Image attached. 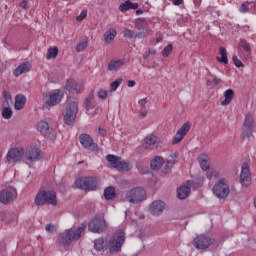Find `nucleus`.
I'll return each mask as SVG.
<instances>
[{"mask_svg": "<svg viewBox=\"0 0 256 256\" xmlns=\"http://www.w3.org/2000/svg\"><path fill=\"white\" fill-rule=\"evenodd\" d=\"M77 113H79V100L76 97H68L62 112L65 125H73L77 119Z\"/></svg>", "mask_w": 256, "mask_h": 256, "instance_id": "obj_1", "label": "nucleus"}, {"mask_svg": "<svg viewBox=\"0 0 256 256\" xmlns=\"http://www.w3.org/2000/svg\"><path fill=\"white\" fill-rule=\"evenodd\" d=\"M85 229H87V224L82 223L76 231L73 228L65 230L59 235V243L64 247H69L73 241H79V239H81V233L85 231Z\"/></svg>", "mask_w": 256, "mask_h": 256, "instance_id": "obj_2", "label": "nucleus"}, {"mask_svg": "<svg viewBox=\"0 0 256 256\" xmlns=\"http://www.w3.org/2000/svg\"><path fill=\"white\" fill-rule=\"evenodd\" d=\"M125 231L117 230L109 239H107V245L110 255H116L121 253L123 245H125Z\"/></svg>", "mask_w": 256, "mask_h": 256, "instance_id": "obj_3", "label": "nucleus"}, {"mask_svg": "<svg viewBox=\"0 0 256 256\" xmlns=\"http://www.w3.org/2000/svg\"><path fill=\"white\" fill-rule=\"evenodd\" d=\"M34 203L38 207L41 205L57 207V192L53 190H40L34 198Z\"/></svg>", "mask_w": 256, "mask_h": 256, "instance_id": "obj_4", "label": "nucleus"}, {"mask_svg": "<svg viewBox=\"0 0 256 256\" xmlns=\"http://www.w3.org/2000/svg\"><path fill=\"white\" fill-rule=\"evenodd\" d=\"M192 245L195 249L205 251L206 249H209L211 245H215V238L200 234L193 239Z\"/></svg>", "mask_w": 256, "mask_h": 256, "instance_id": "obj_5", "label": "nucleus"}, {"mask_svg": "<svg viewBox=\"0 0 256 256\" xmlns=\"http://www.w3.org/2000/svg\"><path fill=\"white\" fill-rule=\"evenodd\" d=\"M75 185L83 191H95L99 186V179L94 177L80 178L76 180Z\"/></svg>", "mask_w": 256, "mask_h": 256, "instance_id": "obj_6", "label": "nucleus"}, {"mask_svg": "<svg viewBox=\"0 0 256 256\" xmlns=\"http://www.w3.org/2000/svg\"><path fill=\"white\" fill-rule=\"evenodd\" d=\"M88 229L91 233H105L107 231V221L103 216H95L88 224Z\"/></svg>", "mask_w": 256, "mask_h": 256, "instance_id": "obj_7", "label": "nucleus"}, {"mask_svg": "<svg viewBox=\"0 0 256 256\" xmlns=\"http://www.w3.org/2000/svg\"><path fill=\"white\" fill-rule=\"evenodd\" d=\"M254 127H255V118L253 117V114L251 113L246 114L244 123L242 125L241 137L243 140L249 139V137L253 136Z\"/></svg>", "mask_w": 256, "mask_h": 256, "instance_id": "obj_8", "label": "nucleus"}, {"mask_svg": "<svg viewBox=\"0 0 256 256\" xmlns=\"http://www.w3.org/2000/svg\"><path fill=\"white\" fill-rule=\"evenodd\" d=\"M213 193L218 199H227L229 197V184L225 183V179H220L213 187Z\"/></svg>", "mask_w": 256, "mask_h": 256, "instance_id": "obj_9", "label": "nucleus"}, {"mask_svg": "<svg viewBox=\"0 0 256 256\" xmlns=\"http://www.w3.org/2000/svg\"><path fill=\"white\" fill-rule=\"evenodd\" d=\"M126 199L129 203H141L145 200V190L143 188H133L126 194Z\"/></svg>", "mask_w": 256, "mask_h": 256, "instance_id": "obj_10", "label": "nucleus"}, {"mask_svg": "<svg viewBox=\"0 0 256 256\" xmlns=\"http://www.w3.org/2000/svg\"><path fill=\"white\" fill-rule=\"evenodd\" d=\"M37 131L41 133L46 139H55L57 133L53 128L49 127V123L45 120L39 121L37 123Z\"/></svg>", "mask_w": 256, "mask_h": 256, "instance_id": "obj_11", "label": "nucleus"}, {"mask_svg": "<svg viewBox=\"0 0 256 256\" xmlns=\"http://www.w3.org/2000/svg\"><path fill=\"white\" fill-rule=\"evenodd\" d=\"M79 141L84 149L88 151H99V145L93 141V137L89 134H80Z\"/></svg>", "mask_w": 256, "mask_h": 256, "instance_id": "obj_12", "label": "nucleus"}, {"mask_svg": "<svg viewBox=\"0 0 256 256\" xmlns=\"http://www.w3.org/2000/svg\"><path fill=\"white\" fill-rule=\"evenodd\" d=\"M14 199H17V189L13 187L6 188L0 192V203L7 205Z\"/></svg>", "mask_w": 256, "mask_h": 256, "instance_id": "obj_13", "label": "nucleus"}, {"mask_svg": "<svg viewBox=\"0 0 256 256\" xmlns=\"http://www.w3.org/2000/svg\"><path fill=\"white\" fill-rule=\"evenodd\" d=\"M190 130H191V122L184 123L177 131V133L172 141V145H177V144L181 143V141H183V139H185V135H187Z\"/></svg>", "mask_w": 256, "mask_h": 256, "instance_id": "obj_14", "label": "nucleus"}, {"mask_svg": "<svg viewBox=\"0 0 256 256\" xmlns=\"http://www.w3.org/2000/svg\"><path fill=\"white\" fill-rule=\"evenodd\" d=\"M159 138L157 136L150 134L146 136L143 139V147L144 149H148L149 151H153V149H158L159 148Z\"/></svg>", "mask_w": 256, "mask_h": 256, "instance_id": "obj_15", "label": "nucleus"}, {"mask_svg": "<svg viewBox=\"0 0 256 256\" xmlns=\"http://www.w3.org/2000/svg\"><path fill=\"white\" fill-rule=\"evenodd\" d=\"M240 183L242 187H249V185H251V170L249 169L248 163H244L242 166Z\"/></svg>", "mask_w": 256, "mask_h": 256, "instance_id": "obj_16", "label": "nucleus"}, {"mask_svg": "<svg viewBox=\"0 0 256 256\" xmlns=\"http://www.w3.org/2000/svg\"><path fill=\"white\" fill-rule=\"evenodd\" d=\"M191 187H193V180H188L184 185L180 186L177 189L178 199H187L191 193Z\"/></svg>", "mask_w": 256, "mask_h": 256, "instance_id": "obj_17", "label": "nucleus"}, {"mask_svg": "<svg viewBox=\"0 0 256 256\" xmlns=\"http://www.w3.org/2000/svg\"><path fill=\"white\" fill-rule=\"evenodd\" d=\"M64 91H68L69 93H73V91H76V93H82L83 89L85 87L83 84H79L75 82L73 79H68L63 87Z\"/></svg>", "mask_w": 256, "mask_h": 256, "instance_id": "obj_18", "label": "nucleus"}, {"mask_svg": "<svg viewBox=\"0 0 256 256\" xmlns=\"http://www.w3.org/2000/svg\"><path fill=\"white\" fill-rule=\"evenodd\" d=\"M23 155H25V149L23 148H13L7 153L8 161H21L23 159Z\"/></svg>", "mask_w": 256, "mask_h": 256, "instance_id": "obj_19", "label": "nucleus"}, {"mask_svg": "<svg viewBox=\"0 0 256 256\" xmlns=\"http://www.w3.org/2000/svg\"><path fill=\"white\" fill-rule=\"evenodd\" d=\"M164 209L165 203L161 200H156L150 205L149 211L151 215L158 216L161 215V213H163Z\"/></svg>", "mask_w": 256, "mask_h": 256, "instance_id": "obj_20", "label": "nucleus"}, {"mask_svg": "<svg viewBox=\"0 0 256 256\" xmlns=\"http://www.w3.org/2000/svg\"><path fill=\"white\" fill-rule=\"evenodd\" d=\"M63 99V92L58 91L55 93L50 94L49 98L46 100V105L48 107H55V105H59L61 100Z\"/></svg>", "mask_w": 256, "mask_h": 256, "instance_id": "obj_21", "label": "nucleus"}, {"mask_svg": "<svg viewBox=\"0 0 256 256\" xmlns=\"http://www.w3.org/2000/svg\"><path fill=\"white\" fill-rule=\"evenodd\" d=\"M41 157V150L37 147L31 148L26 153V159H28V161H39Z\"/></svg>", "mask_w": 256, "mask_h": 256, "instance_id": "obj_22", "label": "nucleus"}, {"mask_svg": "<svg viewBox=\"0 0 256 256\" xmlns=\"http://www.w3.org/2000/svg\"><path fill=\"white\" fill-rule=\"evenodd\" d=\"M94 249L95 251H107L108 244H107V238L100 237L94 240Z\"/></svg>", "mask_w": 256, "mask_h": 256, "instance_id": "obj_23", "label": "nucleus"}, {"mask_svg": "<svg viewBox=\"0 0 256 256\" xmlns=\"http://www.w3.org/2000/svg\"><path fill=\"white\" fill-rule=\"evenodd\" d=\"M27 103V97L23 94H17L15 96V103H14V109L16 111H21L25 107V104Z\"/></svg>", "mask_w": 256, "mask_h": 256, "instance_id": "obj_24", "label": "nucleus"}, {"mask_svg": "<svg viewBox=\"0 0 256 256\" xmlns=\"http://www.w3.org/2000/svg\"><path fill=\"white\" fill-rule=\"evenodd\" d=\"M163 163H165L163 157L155 156L150 162V167L153 171H159L163 167Z\"/></svg>", "mask_w": 256, "mask_h": 256, "instance_id": "obj_25", "label": "nucleus"}, {"mask_svg": "<svg viewBox=\"0 0 256 256\" xmlns=\"http://www.w3.org/2000/svg\"><path fill=\"white\" fill-rule=\"evenodd\" d=\"M29 71H31V64L29 62L23 63L14 70V76L19 77L23 73H29Z\"/></svg>", "mask_w": 256, "mask_h": 256, "instance_id": "obj_26", "label": "nucleus"}, {"mask_svg": "<svg viewBox=\"0 0 256 256\" xmlns=\"http://www.w3.org/2000/svg\"><path fill=\"white\" fill-rule=\"evenodd\" d=\"M139 105H140V114L138 116L139 119H145L147 117V103H149L148 98H144L139 100Z\"/></svg>", "mask_w": 256, "mask_h": 256, "instance_id": "obj_27", "label": "nucleus"}, {"mask_svg": "<svg viewBox=\"0 0 256 256\" xmlns=\"http://www.w3.org/2000/svg\"><path fill=\"white\" fill-rule=\"evenodd\" d=\"M129 9H139V4L127 0L119 5V11H121L122 13H125V11H129Z\"/></svg>", "mask_w": 256, "mask_h": 256, "instance_id": "obj_28", "label": "nucleus"}, {"mask_svg": "<svg viewBox=\"0 0 256 256\" xmlns=\"http://www.w3.org/2000/svg\"><path fill=\"white\" fill-rule=\"evenodd\" d=\"M198 162L203 171H209L210 169L209 156L207 154H201L198 157Z\"/></svg>", "mask_w": 256, "mask_h": 256, "instance_id": "obj_29", "label": "nucleus"}, {"mask_svg": "<svg viewBox=\"0 0 256 256\" xmlns=\"http://www.w3.org/2000/svg\"><path fill=\"white\" fill-rule=\"evenodd\" d=\"M179 155L173 154L170 156V159L166 161L165 166H164V173H169L175 166V163H177V158Z\"/></svg>", "mask_w": 256, "mask_h": 256, "instance_id": "obj_30", "label": "nucleus"}, {"mask_svg": "<svg viewBox=\"0 0 256 256\" xmlns=\"http://www.w3.org/2000/svg\"><path fill=\"white\" fill-rule=\"evenodd\" d=\"M224 97L225 99L221 102V105L227 106L233 101L235 97V91H233V89H227L224 92Z\"/></svg>", "mask_w": 256, "mask_h": 256, "instance_id": "obj_31", "label": "nucleus"}, {"mask_svg": "<svg viewBox=\"0 0 256 256\" xmlns=\"http://www.w3.org/2000/svg\"><path fill=\"white\" fill-rule=\"evenodd\" d=\"M135 29H138V31H142V29H149V22L145 18H138L135 20Z\"/></svg>", "mask_w": 256, "mask_h": 256, "instance_id": "obj_32", "label": "nucleus"}, {"mask_svg": "<svg viewBox=\"0 0 256 256\" xmlns=\"http://www.w3.org/2000/svg\"><path fill=\"white\" fill-rule=\"evenodd\" d=\"M104 197L106 201H113L115 197H117V193L115 192V187L109 186L104 190Z\"/></svg>", "mask_w": 256, "mask_h": 256, "instance_id": "obj_33", "label": "nucleus"}, {"mask_svg": "<svg viewBox=\"0 0 256 256\" xmlns=\"http://www.w3.org/2000/svg\"><path fill=\"white\" fill-rule=\"evenodd\" d=\"M219 54L221 57H217V61L222 65H228L229 59L227 58V49L225 47H220Z\"/></svg>", "mask_w": 256, "mask_h": 256, "instance_id": "obj_34", "label": "nucleus"}, {"mask_svg": "<svg viewBox=\"0 0 256 256\" xmlns=\"http://www.w3.org/2000/svg\"><path fill=\"white\" fill-rule=\"evenodd\" d=\"M125 61L123 60H112L108 65V70L110 71H119L120 67H123Z\"/></svg>", "mask_w": 256, "mask_h": 256, "instance_id": "obj_35", "label": "nucleus"}, {"mask_svg": "<svg viewBox=\"0 0 256 256\" xmlns=\"http://www.w3.org/2000/svg\"><path fill=\"white\" fill-rule=\"evenodd\" d=\"M3 102H2V107H10L11 104L13 103V96H11V93L8 91H3Z\"/></svg>", "mask_w": 256, "mask_h": 256, "instance_id": "obj_36", "label": "nucleus"}, {"mask_svg": "<svg viewBox=\"0 0 256 256\" xmlns=\"http://www.w3.org/2000/svg\"><path fill=\"white\" fill-rule=\"evenodd\" d=\"M115 37H117V30H115L114 28H110L108 33L104 34V40L106 41V43H111V41H113Z\"/></svg>", "mask_w": 256, "mask_h": 256, "instance_id": "obj_37", "label": "nucleus"}, {"mask_svg": "<svg viewBox=\"0 0 256 256\" xmlns=\"http://www.w3.org/2000/svg\"><path fill=\"white\" fill-rule=\"evenodd\" d=\"M239 47H240V49H243L246 57H249L251 55V46L247 43V40L241 39Z\"/></svg>", "mask_w": 256, "mask_h": 256, "instance_id": "obj_38", "label": "nucleus"}, {"mask_svg": "<svg viewBox=\"0 0 256 256\" xmlns=\"http://www.w3.org/2000/svg\"><path fill=\"white\" fill-rule=\"evenodd\" d=\"M120 159H121V157H118V156L113 155V154H108L106 156V161L111 163V166L114 167V169H116L117 165H119Z\"/></svg>", "mask_w": 256, "mask_h": 256, "instance_id": "obj_39", "label": "nucleus"}, {"mask_svg": "<svg viewBox=\"0 0 256 256\" xmlns=\"http://www.w3.org/2000/svg\"><path fill=\"white\" fill-rule=\"evenodd\" d=\"M132 167L133 166H131V164H129L128 162L122 161L121 159L118 162V165H116L117 171H131Z\"/></svg>", "mask_w": 256, "mask_h": 256, "instance_id": "obj_40", "label": "nucleus"}, {"mask_svg": "<svg viewBox=\"0 0 256 256\" xmlns=\"http://www.w3.org/2000/svg\"><path fill=\"white\" fill-rule=\"evenodd\" d=\"M58 55H59V48H57L56 46L50 47L46 54V59H57Z\"/></svg>", "mask_w": 256, "mask_h": 256, "instance_id": "obj_41", "label": "nucleus"}, {"mask_svg": "<svg viewBox=\"0 0 256 256\" xmlns=\"http://www.w3.org/2000/svg\"><path fill=\"white\" fill-rule=\"evenodd\" d=\"M2 117L3 119H11L13 117V110L9 106H3Z\"/></svg>", "mask_w": 256, "mask_h": 256, "instance_id": "obj_42", "label": "nucleus"}, {"mask_svg": "<svg viewBox=\"0 0 256 256\" xmlns=\"http://www.w3.org/2000/svg\"><path fill=\"white\" fill-rule=\"evenodd\" d=\"M151 33V29H146L145 32H138L134 34V39H145V37L149 36Z\"/></svg>", "mask_w": 256, "mask_h": 256, "instance_id": "obj_43", "label": "nucleus"}, {"mask_svg": "<svg viewBox=\"0 0 256 256\" xmlns=\"http://www.w3.org/2000/svg\"><path fill=\"white\" fill-rule=\"evenodd\" d=\"M121 83H123V78H118L115 81H113L110 84L111 91H117V89L119 88V85H121Z\"/></svg>", "mask_w": 256, "mask_h": 256, "instance_id": "obj_44", "label": "nucleus"}, {"mask_svg": "<svg viewBox=\"0 0 256 256\" xmlns=\"http://www.w3.org/2000/svg\"><path fill=\"white\" fill-rule=\"evenodd\" d=\"M124 37H127L128 39H135V31L125 28L123 31Z\"/></svg>", "mask_w": 256, "mask_h": 256, "instance_id": "obj_45", "label": "nucleus"}, {"mask_svg": "<svg viewBox=\"0 0 256 256\" xmlns=\"http://www.w3.org/2000/svg\"><path fill=\"white\" fill-rule=\"evenodd\" d=\"M87 43H88L87 40H83L79 42L76 47L77 53H81V51H85V49H87Z\"/></svg>", "mask_w": 256, "mask_h": 256, "instance_id": "obj_46", "label": "nucleus"}, {"mask_svg": "<svg viewBox=\"0 0 256 256\" xmlns=\"http://www.w3.org/2000/svg\"><path fill=\"white\" fill-rule=\"evenodd\" d=\"M173 51V44H168L162 51V57H169Z\"/></svg>", "mask_w": 256, "mask_h": 256, "instance_id": "obj_47", "label": "nucleus"}, {"mask_svg": "<svg viewBox=\"0 0 256 256\" xmlns=\"http://www.w3.org/2000/svg\"><path fill=\"white\" fill-rule=\"evenodd\" d=\"M232 61H233V64L235 65V67H237L238 69L239 68H243L245 67V64H243V62L241 60H239V57H237V55H234L232 57Z\"/></svg>", "mask_w": 256, "mask_h": 256, "instance_id": "obj_48", "label": "nucleus"}, {"mask_svg": "<svg viewBox=\"0 0 256 256\" xmlns=\"http://www.w3.org/2000/svg\"><path fill=\"white\" fill-rule=\"evenodd\" d=\"M19 7L21 9H25V11H27V9H29V7H31V5L29 4V1L23 0L22 2L19 3Z\"/></svg>", "mask_w": 256, "mask_h": 256, "instance_id": "obj_49", "label": "nucleus"}, {"mask_svg": "<svg viewBox=\"0 0 256 256\" xmlns=\"http://www.w3.org/2000/svg\"><path fill=\"white\" fill-rule=\"evenodd\" d=\"M107 95H108L107 90L100 89V90L98 91V97H99V99H107Z\"/></svg>", "mask_w": 256, "mask_h": 256, "instance_id": "obj_50", "label": "nucleus"}, {"mask_svg": "<svg viewBox=\"0 0 256 256\" xmlns=\"http://www.w3.org/2000/svg\"><path fill=\"white\" fill-rule=\"evenodd\" d=\"M1 221H4V223H9L11 219H9V214L2 212L0 214Z\"/></svg>", "mask_w": 256, "mask_h": 256, "instance_id": "obj_51", "label": "nucleus"}, {"mask_svg": "<svg viewBox=\"0 0 256 256\" xmlns=\"http://www.w3.org/2000/svg\"><path fill=\"white\" fill-rule=\"evenodd\" d=\"M157 53V51H155L154 49H149L148 51H146L143 55V59H149L150 55H155Z\"/></svg>", "mask_w": 256, "mask_h": 256, "instance_id": "obj_52", "label": "nucleus"}, {"mask_svg": "<svg viewBox=\"0 0 256 256\" xmlns=\"http://www.w3.org/2000/svg\"><path fill=\"white\" fill-rule=\"evenodd\" d=\"M45 231L52 234L55 232V226L53 224L49 223L45 226Z\"/></svg>", "mask_w": 256, "mask_h": 256, "instance_id": "obj_53", "label": "nucleus"}, {"mask_svg": "<svg viewBox=\"0 0 256 256\" xmlns=\"http://www.w3.org/2000/svg\"><path fill=\"white\" fill-rule=\"evenodd\" d=\"M87 17V10H83L79 16L76 17L77 21H83Z\"/></svg>", "mask_w": 256, "mask_h": 256, "instance_id": "obj_54", "label": "nucleus"}, {"mask_svg": "<svg viewBox=\"0 0 256 256\" xmlns=\"http://www.w3.org/2000/svg\"><path fill=\"white\" fill-rule=\"evenodd\" d=\"M84 107H85L86 111H89V109H91V99L85 98Z\"/></svg>", "mask_w": 256, "mask_h": 256, "instance_id": "obj_55", "label": "nucleus"}, {"mask_svg": "<svg viewBox=\"0 0 256 256\" xmlns=\"http://www.w3.org/2000/svg\"><path fill=\"white\" fill-rule=\"evenodd\" d=\"M240 13H249V7H247V5L242 4L239 8Z\"/></svg>", "mask_w": 256, "mask_h": 256, "instance_id": "obj_56", "label": "nucleus"}, {"mask_svg": "<svg viewBox=\"0 0 256 256\" xmlns=\"http://www.w3.org/2000/svg\"><path fill=\"white\" fill-rule=\"evenodd\" d=\"M98 134L101 135V137H105L107 135V130L105 128H98Z\"/></svg>", "mask_w": 256, "mask_h": 256, "instance_id": "obj_57", "label": "nucleus"}, {"mask_svg": "<svg viewBox=\"0 0 256 256\" xmlns=\"http://www.w3.org/2000/svg\"><path fill=\"white\" fill-rule=\"evenodd\" d=\"M172 3L176 6L183 5V0H172Z\"/></svg>", "mask_w": 256, "mask_h": 256, "instance_id": "obj_58", "label": "nucleus"}, {"mask_svg": "<svg viewBox=\"0 0 256 256\" xmlns=\"http://www.w3.org/2000/svg\"><path fill=\"white\" fill-rule=\"evenodd\" d=\"M213 81H214V85H219V83H221V79L218 78L217 76L213 77Z\"/></svg>", "mask_w": 256, "mask_h": 256, "instance_id": "obj_59", "label": "nucleus"}, {"mask_svg": "<svg viewBox=\"0 0 256 256\" xmlns=\"http://www.w3.org/2000/svg\"><path fill=\"white\" fill-rule=\"evenodd\" d=\"M135 80H129L128 82H127V86L128 87H135Z\"/></svg>", "mask_w": 256, "mask_h": 256, "instance_id": "obj_60", "label": "nucleus"}, {"mask_svg": "<svg viewBox=\"0 0 256 256\" xmlns=\"http://www.w3.org/2000/svg\"><path fill=\"white\" fill-rule=\"evenodd\" d=\"M136 15H143V11L141 9L136 10Z\"/></svg>", "mask_w": 256, "mask_h": 256, "instance_id": "obj_61", "label": "nucleus"}, {"mask_svg": "<svg viewBox=\"0 0 256 256\" xmlns=\"http://www.w3.org/2000/svg\"><path fill=\"white\" fill-rule=\"evenodd\" d=\"M194 5H201V0H194Z\"/></svg>", "mask_w": 256, "mask_h": 256, "instance_id": "obj_62", "label": "nucleus"}, {"mask_svg": "<svg viewBox=\"0 0 256 256\" xmlns=\"http://www.w3.org/2000/svg\"><path fill=\"white\" fill-rule=\"evenodd\" d=\"M160 41H163V38L158 37V38L156 39V43H160Z\"/></svg>", "mask_w": 256, "mask_h": 256, "instance_id": "obj_63", "label": "nucleus"}]
</instances>
